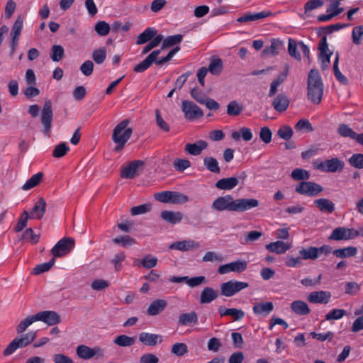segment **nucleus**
I'll return each mask as SVG.
<instances>
[{
	"instance_id": "nucleus-1",
	"label": "nucleus",
	"mask_w": 363,
	"mask_h": 363,
	"mask_svg": "<svg viewBox=\"0 0 363 363\" xmlns=\"http://www.w3.org/2000/svg\"><path fill=\"white\" fill-rule=\"evenodd\" d=\"M259 206V201L255 199H233L230 195L219 196L211 204V208L216 211L243 212Z\"/></svg>"
},
{
	"instance_id": "nucleus-2",
	"label": "nucleus",
	"mask_w": 363,
	"mask_h": 363,
	"mask_svg": "<svg viewBox=\"0 0 363 363\" xmlns=\"http://www.w3.org/2000/svg\"><path fill=\"white\" fill-rule=\"evenodd\" d=\"M323 82L318 71L314 69H311L307 80L308 99L315 104H319L323 95Z\"/></svg>"
},
{
	"instance_id": "nucleus-3",
	"label": "nucleus",
	"mask_w": 363,
	"mask_h": 363,
	"mask_svg": "<svg viewBox=\"0 0 363 363\" xmlns=\"http://www.w3.org/2000/svg\"><path fill=\"white\" fill-rule=\"evenodd\" d=\"M129 123L130 121L128 119L123 120L113 129L112 139L116 144V151L122 149L132 135L133 129L127 128Z\"/></svg>"
},
{
	"instance_id": "nucleus-4",
	"label": "nucleus",
	"mask_w": 363,
	"mask_h": 363,
	"mask_svg": "<svg viewBox=\"0 0 363 363\" xmlns=\"http://www.w3.org/2000/svg\"><path fill=\"white\" fill-rule=\"evenodd\" d=\"M312 164L315 169L320 170L323 172H341L345 166L344 162L337 157L325 161L315 160Z\"/></svg>"
},
{
	"instance_id": "nucleus-5",
	"label": "nucleus",
	"mask_w": 363,
	"mask_h": 363,
	"mask_svg": "<svg viewBox=\"0 0 363 363\" xmlns=\"http://www.w3.org/2000/svg\"><path fill=\"white\" fill-rule=\"evenodd\" d=\"M248 286L249 284L247 282L238 280H230L222 283L220 286V288L222 296L225 297H231L242 290L247 289Z\"/></svg>"
},
{
	"instance_id": "nucleus-6",
	"label": "nucleus",
	"mask_w": 363,
	"mask_h": 363,
	"mask_svg": "<svg viewBox=\"0 0 363 363\" xmlns=\"http://www.w3.org/2000/svg\"><path fill=\"white\" fill-rule=\"evenodd\" d=\"M74 247V240L72 238H64L55 244L51 252L54 257H60L69 253Z\"/></svg>"
},
{
	"instance_id": "nucleus-7",
	"label": "nucleus",
	"mask_w": 363,
	"mask_h": 363,
	"mask_svg": "<svg viewBox=\"0 0 363 363\" xmlns=\"http://www.w3.org/2000/svg\"><path fill=\"white\" fill-rule=\"evenodd\" d=\"M296 192L307 196H315L323 191V188L313 182H301L295 188Z\"/></svg>"
},
{
	"instance_id": "nucleus-8",
	"label": "nucleus",
	"mask_w": 363,
	"mask_h": 363,
	"mask_svg": "<svg viewBox=\"0 0 363 363\" xmlns=\"http://www.w3.org/2000/svg\"><path fill=\"white\" fill-rule=\"evenodd\" d=\"M247 262L244 259H238L225 264L220 265L218 268V272L220 274H226L230 272L240 274L246 270Z\"/></svg>"
},
{
	"instance_id": "nucleus-9",
	"label": "nucleus",
	"mask_w": 363,
	"mask_h": 363,
	"mask_svg": "<svg viewBox=\"0 0 363 363\" xmlns=\"http://www.w3.org/2000/svg\"><path fill=\"white\" fill-rule=\"evenodd\" d=\"M76 353L82 359H90L93 357L100 358L104 355V351L99 347L91 348L86 345H82L77 347Z\"/></svg>"
},
{
	"instance_id": "nucleus-10",
	"label": "nucleus",
	"mask_w": 363,
	"mask_h": 363,
	"mask_svg": "<svg viewBox=\"0 0 363 363\" xmlns=\"http://www.w3.org/2000/svg\"><path fill=\"white\" fill-rule=\"evenodd\" d=\"M52 103L50 100H46L44 103L42 115L41 123L43 126V133L49 137L50 131L52 121Z\"/></svg>"
},
{
	"instance_id": "nucleus-11",
	"label": "nucleus",
	"mask_w": 363,
	"mask_h": 363,
	"mask_svg": "<svg viewBox=\"0 0 363 363\" xmlns=\"http://www.w3.org/2000/svg\"><path fill=\"white\" fill-rule=\"evenodd\" d=\"M182 110L184 117L189 121H193L203 116V111L196 104L190 101H182Z\"/></svg>"
},
{
	"instance_id": "nucleus-12",
	"label": "nucleus",
	"mask_w": 363,
	"mask_h": 363,
	"mask_svg": "<svg viewBox=\"0 0 363 363\" xmlns=\"http://www.w3.org/2000/svg\"><path fill=\"white\" fill-rule=\"evenodd\" d=\"M23 26V18L21 16H18L16 20L15 21L11 31L10 33L11 35V55H13L15 52L19 40V37L21 33L22 29Z\"/></svg>"
},
{
	"instance_id": "nucleus-13",
	"label": "nucleus",
	"mask_w": 363,
	"mask_h": 363,
	"mask_svg": "<svg viewBox=\"0 0 363 363\" xmlns=\"http://www.w3.org/2000/svg\"><path fill=\"white\" fill-rule=\"evenodd\" d=\"M318 49L320 51L319 60L321 63V69L325 70L330 62V56L332 52L328 49L327 38L325 36L323 37L319 43Z\"/></svg>"
},
{
	"instance_id": "nucleus-14",
	"label": "nucleus",
	"mask_w": 363,
	"mask_h": 363,
	"mask_svg": "<svg viewBox=\"0 0 363 363\" xmlns=\"http://www.w3.org/2000/svg\"><path fill=\"white\" fill-rule=\"evenodd\" d=\"M328 240L335 241L354 240L352 228H350L344 226L337 227L331 232Z\"/></svg>"
},
{
	"instance_id": "nucleus-15",
	"label": "nucleus",
	"mask_w": 363,
	"mask_h": 363,
	"mask_svg": "<svg viewBox=\"0 0 363 363\" xmlns=\"http://www.w3.org/2000/svg\"><path fill=\"white\" fill-rule=\"evenodd\" d=\"M201 245L199 242L188 239L174 242L169 246V248L174 250L186 252L199 249Z\"/></svg>"
},
{
	"instance_id": "nucleus-16",
	"label": "nucleus",
	"mask_w": 363,
	"mask_h": 363,
	"mask_svg": "<svg viewBox=\"0 0 363 363\" xmlns=\"http://www.w3.org/2000/svg\"><path fill=\"white\" fill-rule=\"evenodd\" d=\"M38 321H42L48 325H54L60 322V315L52 311H44L36 313Z\"/></svg>"
},
{
	"instance_id": "nucleus-17",
	"label": "nucleus",
	"mask_w": 363,
	"mask_h": 363,
	"mask_svg": "<svg viewBox=\"0 0 363 363\" xmlns=\"http://www.w3.org/2000/svg\"><path fill=\"white\" fill-rule=\"evenodd\" d=\"M143 164L141 160H135L128 165L123 167L121 169V177L125 179H133L137 176L139 167Z\"/></svg>"
},
{
	"instance_id": "nucleus-18",
	"label": "nucleus",
	"mask_w": 363,
	"mask_h": 363,
	"mask_svg": "<svg viewBox=\"0 0 363 363\" xmlns=\"http://www.w3.org/2000/svg\"><path fill=\"white\" fill-rule=\"evenodd\" d=\"M331 298V293L327 291H313L308 294L307 300L312 303H328Z\"/></svg>"
},
{
	"instance_id": "nucleus-19",
	"label": "nucleus",
	"mask_w": 363,
	"mask_h": 363,
	"mask_svg": "<svg viewBox=\"0 0 363 363\" xmlns=\"http://www.w3.org/2000/svg\"><path fill=\"white\" fill-rule=\"evenodd\" d=\"M139 341L148 346H155L162 342V336L159 334L142 332L139 334Z\"/></svg>"
},
{
	"instance_id": "nucleus-20",
	"label": "nucleus",
	"mask_w": 363,
	"mask_h": 363,
	"mask_svg": "<svg viewBox=\"0 0 363 363\" xmlns=\"http://www.w3.org/2000/svg\"><path fill=\"white\" fill-rule=\"evenodd\" d=\"M273 310L274 304L269 301L255 303L252 307V311L257 315L267 316Z\"/></svg>"
},
{
	"instance_id": "nucleus-21",
	"label": "nucleus",
	"mask_w": 363,
	"mask_h": 363,
	"mask_svg": "<svg viewBox=\"0 0 363 363\" xmlns=\"http://www.w3.org/2000/svg\"><path fill=\"white\" fill-rule=\"evenodd\" d=\"M291 247L290 242H284L281 240L272 242L266 245V249L276 254H283Z\"/></svg>"
},
{
	"instance_id": "nucleus-22",
	"label": "nucleus",
	"mask_w": 363,
	"mask_h": 363,
	"mask_svg": "<svg viewBox=\"0 0 363 363\" xmlns=\"http://www.w3.org/2000/svg\"><path fill=\"white\" fill-rule=\"evenodd\" d=\"M183 214L179 211H163L161 212V218L168 223L176 225L183 219Z\"/></svg>"
},
{
	"instance_id": "nucleus-23",
	"label": "nucleus",
	"mask_w": 363,
	"mask_h": 363,
	"mask_svg": "<svg viewBox=\"0 0 363 363\" xmlns=\"http://www.w3.org/2000/svg\"><path fill=\"white\" fill-rule=\"evenodd\" d=\"M218 313L221 317L230 315L232 316L235 321L242 319L245 316V312L238 308H226L221 306L218 308Z\"/></svg>"
},
{
	"instance_id": "nucleus-24",
	"label": "nucleus",
	"mask_w": 363,
	"mask_h": 363,
	"mask_svg": "<svg viewBox=\"0 0 363 363\" xmlns=\"http://www.w3.org/2000/svg\"><path fill=\"white\" fill-rule=\"evenodd\" d=\"M208 147L205 140H198L194 143H187L185 146V151L194 156L199 155L201 152Z\"/></svg>"
},
{
	"instance_id": "nucleus-25",
	"label": "nucleus",
	"mask_w": 363,
	"mask_h": 363,
	"mask_svg": "<svg viewBox=\"0 0 363 363\" xmlns=\"http://www.w3.org/2000/svg\"><path fill=\"white\" fill-rule=\"evenodd\" d=\"M270 15V12L267 11H262L258 13H250L247 12L243 14L242 16L237 19L238 22L246 23L249 21H258Z\"/></svg>"
},
{
	"instance_id": "nucleus-26",
	"label": "nucleus",
	"mask_w": 363,
	"mask_h": 363,
	"mask_svg": "<svg viewBox=\"0 0 363 363\" xmlns=\"http://www.w3.org/2000/svg\"><path fill=\"white\" fill-rule=\"evenodd\" d=\"M238 179L237 177H232L219 179L215 184V186L217 189L222 190H230L235 188L238 184Z\"/></svg>"
},
{
	"instance_id": "nucleus-27",
	"label": "nucleus",
	"mask_w": 363,
	"mask_h": 363,
	"mask_svg": "<svg viewBox=\"0 0 363 363\" xmlns=\"http://www.w3.org/2000/svg\"><path fill=\"white\" fill-rule=\"evenodd\" d=\"M167 306V302L164 299L153 301L147 309L149 315H157L160 313Z\"/></svg>"
},
{
	"instance_id": "nucleus-28",
	"label": "nucleus",
	"mask_w": 363,
	"mask_h": 363,
	"mask_svg": "<svg viewBox=\"0 0 363 363\" xmlns=\"http://www.w3.org/2000/svg\"><path fill=\"white\" fill-rule=\"evenodd\" d=\"M289 105L288 97L284 94H279L273 100L272 106L279 112H283L287 109Z\"/></svg>"
},
{
	"instance_id": "nucleus-29",
	"label": "nucleus",
	"mask_w": 363,
	"mask_h": 363,
	"mask_svg": "<svg viewBox=\"0 0 363 363\" xmlns=\"http://www.w3.org/2000/svg\"><path fill=\"white\" fill-rule=\"evenodd\" d=\"M46 210V202L44 199L40 198L35 204L30 211V218L41 219Z\"/></svg>"
},
{
	"instance_id": "nucleus-30",
	"label": "nucleus",
	"mask_w": 363,
	"mask_h": 363,
	"mask_svg": "<svg viewBox=\"0 0 363 363\" xmlns=\"http://www.w3.org/2000/svg\"><path fill=\"white\" fill-rule=\"evenodd\" d=\"M357 248L354 246H348L343 248L333 250V255L337 258H347L354 257L357 254Z\"/></svg>"
},
{
	"instance_id": "nucleus-31",
	"label": "nucleus",
	"mask_w": 363,
	"mask_h": 363,
	"mask_svg": "<svg viewBox=\"0 0 363 363\" xmlns=\"http://www.w3.org/2000/svg\"><path fill=\"white\" fill-rule=\"evenodd\" d=\"M291 311L298 315H306L310 313L311 309L308 304L300 300L294 301L291 303Z\"/></svg>"
},
{
	"instance_id": "nucleus-32",
	"label": "nucleus",
	"mask_w": 363,
	"mask_h": 363,
	"mask_svg": "<svg viewBox=\"0 0 363 363\" xmlns=\"http://www.w3.org/2000/svg\"><path fill=\"white\" fill-rule=\"evenodd\" d=\"M218 292L211 287H205L200 295L201 303H209L216 299Z\"/></svg>"
},
{
	"instance_id": "nucleus-33",
	"label": "nucleus",
	"mask_w": 363,
	"mask_h": 363,
	"mask_svg": "<svg viewBox=\"0 0 363 363\" xmlns=\"http://www.w3.org/2000/svg\"><path fill=\"white\" fill-rule=\"evenodd\" d=\"M314 205L321 211L333 213L335 211L334 203L328 199H318L314 201Z\"/></svg>"
},
{
	"instance_id": "nucleus-34",
	"label": "nucleus",
	"mask_w": 363,
	"mask_h": 363,
	"mask_svg": "<svg viewBox=\"0 0 363 363\" xmlns=\"http://www.w3.org/2000/svg\"><path fill=\"white\" fill-rule=\"evenodd\" d=\"M231 138L235 141H239L242 138L244 141L248 142L252 139L253 134L249 128L242 127L239 131L233 132Z\"/></svg>"
},
{
	"instance_id": "nucleus-35",
	"label": "nucleus",
	"mask_w": 363,
	"mask_h": 363,
	"mask_svg": "<svg viewBox=\"0 0 363 363\" xmlns=\"http://www.w3.org/2000/svg\"><path fill=\"white\" fill-rule=\"evenodd\" d=\"M35 338L36 332L30 331L24 335H22L20 337H16L13 340L18 345V348H23L33 342Z\"/></svg>"
},
{
	"instance_id": "nucleus-36",
	"label": "nucleus",
	"mask_w": 363,
	"mask_h": 363,
	"mask_svg": "<svg viewBox=\"0 0 363 363\" xmlns=\"http://www.w3.org/2000/svg\"><path fill=\"white\" fill-rule=\"evenodd\" d=\"M284 44L282 41L279 39H272L269 46L265 47L262 51V55H277L279 54V50L282 48Z\"/></svg>"
},
{
	"instance_id": "nucleus-37",
	"label": "nucleus",
	"mask_w": 363,
	"mask_h": 363,
	"mask_svg": "<svg viewBox=\"0 0 363 363\" xmlns=\"http://www.w3.org/2000/svg\"><path fill=\"white\" fill-rule=\"evenodd\" d=\"M157 34V30L155 28H147L142 33H140L136 40L138 45H142L147 43L152 39Z\"/></svg>"
},
{
	"instance_id": "nucleus-38",
	"label": "nucleus",
	"mask_w": 363,
	"mask_h": 363,
	"mask_svg": "<svg viewBox=\"0 0 363 363\" xmlns=\"http://www.w3.org/2000/svg\"><path fill=\"white\" fill-rule=\"evenodd\" d=\"M198 323V315L194 311L182 313L179 316L178 324L180 325H188L191 323Z\"/></svg>"
},
{
	"instance_id": "nucleus-39",
	"label": "nucleus",
	"mask_w": 363,
	"mask_h": 363,
	"mask_svg": "<svg viewBox=\"0 0 363 363\" xmlns=\"http://www.w3.org/2000/svg\"><path fill=\"white\" fill-rule=\"evenodd\" d=\"M203 165L211 172L218 174L220 172L218 160L211 156L206 157L203 159Z\"/></svg>"
},
{
	"instance_id": "nucleus-40",
	"label": "nucleus",
	"mask_w": 363,
	"mask_h": 363,
	"mask_svg": "<svg viewBox=\"0 0 363 363\" xmlns=\"http://www.w3.org/2000/svg\"><path fill=\"white\" fill-rule=\"evenodd\" d=\"M135 337H130L126 335H121L113 340V343L119 347H130L135 342Z\"/></svg>"
},
{
	"instance_id": "nucleus-41",
	"label": "nucleus",
	"mask_w": 363,
	"mask_h": 363,
	"mask_svg": "<svg viewBox=\"0 0 363 363\" xmlns=\"http://www.w3.org/2000/svg\"><path fill=\"white\" fill-rule=\"evenodd\" d=\"M43 174L42 172H38L37 174H33L29 179H28L26 183L22 186V189L23 191H28L33 187L36 186L43 179Z\"/></svg>"
},
{
	"instance_id": "nucleus-42",
	"label": "nucleus",
	"mask_w": 363,
	"mask_h": 363,
	"mask_svg": "<svg viewBox=\"0 0 363 363\" xmlns=\"http://www.w3.org/2000/svg\"><path fill=\"white\" fill-rule=\"evenodd\" d=\"M287 76V73H281L280 74L276 79H274L271 84L270 89L268 94L269 97L274 96L275 94L277 92L278 87L284 82Z\"/></svg>"
},
{
	"instance_id": "nucleus-43",
	"label": "nucleus",
	"mask_w": 363,
	"mask_h": 363,
	"mask_svg": "<svg viewBox=\"0 0 363 363\" xmlns=\"http://www.w3.org/2000/svg\"><path fill=\"white\" fill-rule=\"evenodd\" d=\"M337 132L343 138H350L354 140L357 135L348 125L345 123L339 125Z\"/></svg>"
},
{
	"instance_id": "nucleus-44",
	"label": "nucleus",
	"mask_w": 363,
	"mask_h": 363,
	"mask_svg": "<svg viewBox=\"0 0 363 363\" xmlns=\"http://www.w3.org/2000/svg\"><path fill=\"white\" fill-rule=\"evenodd\" d=\"M299 255L302 257L303 259L315 260L318 258V247H309L308 248H302L299 250Z\"/></svg>"
},
{
	"instance_id": "nucleus-45",
	"label": "nucleus",
	"mask_w": 363,
	"mask_h": 363,
	"mask_svg": "<svg viewBox=\"0 0 363 363\" xmlns=\"http://www.w3.org/2000/svg\"><path fill=\"white\" fill-rule=\"evenodd\" d=\"M36 321H38L36 314L28 316L25 319L22 320L17 325V333L20 334L23 333L30 325Z\"/></svg>"
},
{
	"instance_id": "nucleus-46",
	"label": "nucleus",
	"mask_w": 363,
	"mask_h": 363,
	"mask_svg": "<svg viewBox=\"0 0 363 363\" xmlns=\"http://www.w3.org/2000/svg\"><path fill=\"white\" fill-rule=\"evenodd\" d=\"M134 264L139 267H143L146 269H151L155 267L157 264V259L151 255H146L143 257L141 262L135 261Z\"/></svg>"
},
{
	"instance_id": "nucleus-47",
	"label": "nucleus",
	"mask_w": 363,
	"mask_h": 363,
	"mask_svg": "<svg viewBox=\"0 0 363 363\" xmlns=\"http://www.w3.org/2000/svg\"><path fill=\"white\" fill-rule=\"evenodd\" d=\"M242 111V106L237 101H231L227 106V113L231 116H238Z\"/></svg>"
},
{
	"instance_id": "nucleus-48",
	"label": "nucleus",
	"mask_w": 363,
	"mask_h": 363,
	"mask_svg": "<svg viewBox=\"0 0 363 363\" xmlns=\"http://www.w3.org/2000/svg\"><path fill=\"white\" fill-rule=\"evenodd\" d=\"M183 39V35L182 34H177L174 35H170L163 38L162 40V48L171 47L179 44Z\"/></svg>"
},
{
	"instance_id": "nucleus-49",
	"label": "nucleus",
	"mask_w": 363,
	"mask_h": 363,
	"mask_svg": "<svg viewBox=\"0 0 363 363\" xmlns=\"http://www.w3.org/2000/svg\"><path fill=\"white\" fill-rule=\"evenodd\" d=\"M291 176L293 179L301 181L308 179L311 175L308 171L301 168H296L292 171Z\"/></svg>"
},
{
	"instance_id": "nucleus-50",
	"label": "nucleus",
	"mask_w": 363,
	"mask_h": 363,
	"mask_svg": "<svg viewBox=\"0 0 363 363\" xmlns=\"http://www.w3.org/2000/svg\"><path fill=\"white\" fill-rule=\"evenodd\" d=\"M338 63H339V55L337 53L335 56V59L333 62V69H334V74L336 77V79L342 84H347L348 82V80L347 77L343 75L339 69L338 67Z\"/></svg>"
},
{
	"instance_id": "nucleus-51",
	"label": "nucleus",
	"mask_w": 363,
	"mask_h": 363,
	"mask_svg": "<svg viewBox=\"0 0 363 363\" xmlns=\"http://www.w3.org/2000/svg\"><path fill=\"white\" fill-rule=\"evenodd\" d=\"M189 201V197L179 191H172L171 203L183 204Z\"/></svg>"
},
{
	"instance_id": "nucleus-52",
	"label": "nucleus",
	"mask_w": 363,
	"mask_h": 363,
	"mask_svg": "<svg viewBox=\"0 0 363 363\" xmlns=\"http://www.w3.org/2000/svg\"><path fill=\"white\" fill-rule=\"evenodd\" d=\"M223 69V62L220 58L215 59L212 60L208 66V71H209L212 74L218 75L219 74Z\"/></svg>"
},
{
	"instance_id": "nucleus-53",
	"label": "nucleus",
	"mask_w": 363,
	"mask_h": 363,
	"mask_svg": "<svg viewBox=\"0 0 363 363\" xmlns=\"http://www.w3.org/2000/svg\"><path fill=\"white\" fill-rule=\"evenodd\" d=\"M346 315V311L344 309L335 308L328 312L325 315L326 320H340Z\"/></svg>"
},
{
	"instance_id": "nucleus-54",
	"label": "nucleus",
	"mask_w": 363,
	"mask_h": 363,
	"mask_svg": "<svg viewBox=\"0 0 363 363\" xmlns=\"http://www.w3.org/2000/svg\"><path fill=\"white\" fill-rule=\"evenodd\" d=\"M351 166L357 169H363V154H353L348 160Z\"/></svg>"
},
{
	"instance_id": "nucleus-55",
	"label": "nucleus",
	"mask_w": 363,
	"mask_h": 363,
	"mask_svg": "<svg viewBox=\"0 0 363 363\" xmlns=\"http://www.w3.org/2000/svg\"><path fill=\"white\" fill-rule=\"evenodd\" d=\"M296 131L306 130V132L313 131V128L308 119L302 118L299 120L294 126Z\"/></svg>"
},
{
	"instance_id": "nucleus-56",
	"label": "nucleus",
	"mask_w": 363,
	"mask_h": 363,
	"mask_svg": "<svg viewBox=\"0 0 363 363\" xmlns=\"http://www.w3.org/2000/svg\"><path fill=\"white\" fill-rule=\"evenodd\" d=\"M171 352L177 356H184L188 352V347L185 343L177 342L172 345Z\"/></svg>"
},
{
	"instance_id": "nucleus-57",
	"label": "nucleus",
	"mask_w": 363,
	"mask_h": 363,
	"mask_svg": "<svg viewBox=\"0 0 363 363\" xmlns=\"http://www.w3.org/2000/svg\"><path fill=\"white\" fill-rule=\"evenodd\" d=\"M64 55V48L61 45H55L52 47L50 58L54 62H59Z\"/></svg>"
},
{
	"instance_id": "nucleus-58",
	"label": "nucleus",
	"mask_w": 363,
	"mask_h": 363,
	"mask_svg": "<svg viewBox=\"0 0 363 363\" xmlns=\"http://www.w3.org/2000/svg\"><path fill=\"white\" fill-rule=\"evenodd\" d=\"M113 242L123 247L131 246L135 243V240L128 235L117 237L113 240Z\"/></svg>"
},
{
	"instance_id": "nucleus-59",
	"label": "nucleus",
	"mask_w": 363,
	"mask_h": 363,
	"mask_svg": "<svg viewBox=\"0 0 363 363\" xmlns=\"http://www.w3.org/2000/svg\"><path fill=\"white\" fill-rule=\"evenodd\" d=\"M55 262V257H53L48 262L42 263V264L37 265L33 269L34 274H42L43 272L48 271L54 265Z\"/></svg>"
},
{
	"instance_id": "nucleus-60",
	"label": "nucleus",
	"mask_w": 363,
	"mask_h": 363,
	"mask_svg": "<svg viewBox=\"0 0 363 363\" xmlns=\"http://www.w3.org/2000/svg\"><path fill=\"white\" fill-rule=\"evenodd\" d=\"M223 260V256L213 251H208L205 253L202 257V261L204 262H222Z\"/></svg>"
},
{
	"instance_id": "nucleus-61",
	"label": "nucleus",
	"mask_w": 363,
	"mask_h": 363,
	"mask_svg": "<svg viewBox=\"0 0 363 363\" xmlns=\"http://www.w3.org/2000/svg\"><path fill=\"white\" fill-rule=\"evenodd\" d=\"M106 57V50L105 48H101L94 50L92 57L96 64H101L104 62Z\"/></svg>"
},
{
	"instance_id": "nucleus-62",
	"label": "nucleus",
	"mask_w": 363,
	"mask_h": 363,
	"mask_svg": "<svg viewBox=\"0 0 363 363\" xmlns=\"http://www.w3.org/2000/svg\"><path fill=\"white\" fill-rule=\"evenodd\" d=\"M163 35L160 34L156 35L146 46L144 47L142 54L145 55L149 52L152 49L159 45L162 41Z\"/></svg>"
},
{
	"instance_id": "nucleus-63",
	"label": "nucleus",
	"mask_w": 363,
	"mask_h": 363,
	"mask_svg": "<svg viewBox=\"0 0 363 363\" xmlns=\"http://www.w3.org/2000/svg\"><path fill=\"white\" fill-rule=\"evenodd\" d=\"M69 150V147L65 143H61L54 148L52 155L54 157L57 158L62 157L67 153Z\"/></svg>"
},
{
	"instance_id": "nucleus-64",
	"label": "nucleus",
	"mask_w": 363,
	"mask_h": 363,
	"mask_svg": "<svg viewBox=\"0 0 363 363\" xmlns=\"http://www.w3.org/2000/svg\"><path fill=\"white\" fill-rule=\"evenodd\" d=\"M363 36V26H356L352 29V41L355 45H359L362 43Z\"/></svg>"
}]
</instances>
